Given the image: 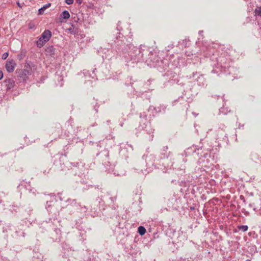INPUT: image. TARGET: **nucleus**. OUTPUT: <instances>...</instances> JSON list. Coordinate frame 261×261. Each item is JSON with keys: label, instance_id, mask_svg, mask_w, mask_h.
I'll use <instances>...</instances> for the list:
<instances>
[{"label": "nucleus", "instance_id": "f257e3e1", "mask_svg": "<svg viewBox=\"0 0 261 261\" xmlns=\"http://www.w3.org/2000/svg\"><path fill=\"white\" fill-rule=\"evenodd\" d=\"M31 73V68L29 65H27L24 67V68L21 71V73H20L19 74L23 80H25Z\"/></svg>", "mask_w": 261, "mask_h": 261}, {"label": "nucleus", "instance_id": "f03ea898", "mask_svg": "<svg viewBox=\"0 0 261 261\" xmlns=\"http://www.w3.org/2000/svg\"><path fill=\"white\" fill-rule=\"evenodd\" d=\"M16 64L13 60L7 61L6 64V69L9 72H12L15 69Z\"/></svg>", "mask_w": 261, "mask_h": 261}, {"label": "nucleus", "instance_id": "7ed1b4c3", "mask_svg": "<svg viewBox=\"0 0 261 261\" xmlns=\"http://www.w3.org/2000/svg\"><path fill=\"white\" fill-rule=\"evenodd\" d=\"M51 37V33L48 30H45L41 34L40 37L41 39H44V41L47 42Z\"/></svg>", "mask_w": 261, "mask_h": 261}, {"label": "nucleus", "instance_id": "20e7f679", "mask_svg": "<svg viewBox=\"0 0 261 261\" xmlns=\"http://www.w3.org/2000/svg\"><path fill=\"white\" fill-rule=\"evenodd\" d=\"M4 82L6 84L8 89H11L14 86L15 82L12 79L6 80Z\"/></svg>", "mask_w": 261, "mask_h": 261}, {"label": "nucleus", "instance_id": "39448f33", "mask_svg": "<svg viewBox=\"0 0 261 261\" xmlns=\"http://www.w3.org/2000/svg\"><path fill=\"white\" fill-rule=\"evenodd\" d=\"M55 49L53 46H48L45 50L46 54L47 55L53 56L55 54Z\"/></svg>", "mask_w": 261, "mask_h": 261}, {"label": "nucleus", "instance_id": "423d86ee", "mask_svg": "<svg viewBox=\"0 0 261 261\" xmlns=\"http://www.w3.org/2000/svg\"><path fill=\"white\" fill-rule=\"evenodd\" d=\"M68 31L70 34H72V35L77 34L79 32L78 29L77 28L75 27L74 26H73V25H72L71 27L68 29Z\"/></svg>", "mask_w": 261, "mask_h": 261}, {"label": "nucleus", "instance_id": "0eeeda50", "mask_svg": "<svg viewBox=\"0 0 261 261\" xmlns=\"http://www.w3.org/2000/svg\"><path fill=\"white\" fill-rule=\"evenodd\" d=\"M46 42V41H44V39H41V37H40L36 42L37 46V47L41 48Z\"/></svg>", "mask_w": 261, "mask_h": 261}, {"label": "nucleus", "instance_id": "6e6552de", "mask_svg": "<svg viewBox=\"0 0 261 261\" xmlns=\"http://www.w3.org/2000/svg\"><path fill=\"white\" fill-rule=\"evenodd\" d=\"M61 16L64 19H68L70 17V14L68 11L65 10L62 12Z\"/></svg>", "mask_w": 261, "mask_h": 261}, {"label": "nucleus", "instance_id": "1a4fd4ad", "mask_svg": "<svg viewBox=\"0 0 261 261\" xmlns=\"http://www.w3.org/2000/svg\"><path fill=\"white\" fill-rule=\"evenodd\" d=\"M51 4L50 3H48L45 5H44V6H43L42 7H41V8H40L38 10L39 11V14H42L44 10H45L46 9L49 8Z\"/></svg>", "mask_w": 261, "mask_h": 261}, {"label": "nucleus", "instance_id": "9d476101", "mask_svg": "<svg viewBox=\"0 0 261 261\" xmlns=\"http://www.w3.org/2000/svg\"><path fill=\"white\" fill-rule=\"evenodd\" d=\"M138 232L141 235H144L146 232V229L142 226H140L138 228Z\"/></svg>", "mask_w": 261, "mask_h": 261}, {"label": "nucleus", "instance_id": "9b49d317", "mask_svg": "<svg viewBox=\"0 0 261 261\" xmlns=\"http://www.w3.org/2000/svg\"><path fill=\"white\" fill-rule=\"evenodd\" d=\"M238 228L239 230L245 232L248 230V227L247 225H239L238 226Z\"/></svg>", "mask_w": 261, "mask_h": 261}, {"label": "nucleus", "instance_id": "f8f14e48", "mask_svg": "<svg viewBox=\"0 0 261 261\" xmlns=\"http://www.w3.org/2000/svg\"><path fill=\"white\" fill-rule=\"evenodd\" d=\"M196 149L195 146H193L190 148H188L187 150L185 151L186 154H190L191 152H195Z\"/></svg>", "mask_w": 261, "mask_h": 261}, {"label": "nucleus", "instance_id": "ddd939ff", "mask_svg": "<svg viewBox=\"0 0 261 261\" xmlns=\"http://www.w3.org/2000/svg\"><path fill=\"white\" fill-rule=\"evenodd\" d=\"M255 16H259L261 17V6L256 8L254 11Z\"/></svg>", "mask_w": 261, "mask_h": 261}, {"label": "nucleus", "instance_id": "4468645a", "mask_svg": "<svg viewBox=\"0 0 261 261\" xmlns=\"http://www.w3.org/2000/svg\"><path fill=\"white\" fill-rule=\"evenodd\" d=\"M35 27V23L33 21H30L28 24V28L29 29H33Z\"/></svg>", "mask_w": 261, "mask_h": 261}, {"label": "nucleus", "instance_id": "2eb2a0df", "mask_svg": "<svg viewBox=\"0 0 261 261\" xmlns=\"http://www.w3.org/2000/svg\"><path fill=\"white\" fill-rule=\"evenodd\" d=\"M8 55H9L8 53H5L2 55V59H3V60L6 59L7 58V57H8Z\"/></svg>", "mask_w": 261, "mask_h": 261}, {"label": "nucleus", "instance_id": "dca6fc26", "mask_svg": "<svg viewBox=\"0 0 261 261\" xmlns=\"http://www.w3.org/2000/svg\"><path fill=\"white\" fill-rule=\"evenodd\" d=\"M55 231L59 236H60L61 234V230L60 229H59V228H56L55 229Z\"/></svg>", "mask_w": 261, "mask_h": 261}, {"label": "nucleus", "instance_id": "f3484780", "mask_svg": "<svg viewBox=\"0 0 261 261\" xmlns=\"http://www.w3.org/2000/svg\"><path fill=\"white\" fill-rule=\"evenodd\" d=\"M65 3L68 5H71L73 3V0H65Z\"/></svg>", "mask_w": 261, "mask_h": 261}, {"label": "nucleus", "instance_id": "a211bd4d", "mask_svg": "<svg viewBox=\"0 0 261 261\" xmlns=\"http://www.w3.org/2000/svg\"><path fill=\"white\" fill-rule=\"evenodd\" d=\"M4 74L2 70H0V80L3 78Z\"/></svg>", "mask_w": 261, "mask_h": 261}, {"label": "nucleus", "instance_id": "6ab92c4d", "mask_svg": "<svg viewBox=\"0 0 261 261\" xmlns=\"http://www.w3.org/2000/svg\"><path fill=\"white\" fill-rule=\"evenodd\" d=\"M75 1H76V2L78 4H79V5L81 4H82V0H75Z\"/></svg>", "mask_w": 261, "mask_h": 261}, {"label": "nucleus", "instance_id": "aec40b11", "mask_svg": "<svg viewBox=\"0 0 261 261\" xmlns=\"http://www.w3.org/2000/svg\"><path fill=\"white\" fill-rule=\"evenodd\" d=\"M240 198H241V199H244V197H243V196H240Z\"/></svg>", "mask_w": 261, "mask_h": 261}, {"label": "nucleus", "instance_id": "412c9836", "mask_svg": "<svg viewBox=\"0 0 261 261\" xmlns=\"http://www.w3.org/2000/svg\"><path fill=\"white\" fill-rule=\"evenodd\" d=\"M253 210H254V211H255V210H256V208H253Z\"/></svg>", "mask_w": 261, "mask_h": 261}]
</instances>
